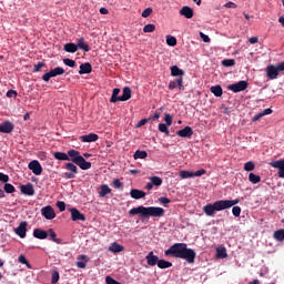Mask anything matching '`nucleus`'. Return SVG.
<instances>
[{
    "instance_id": "a18cd8bd",
    "label": "nucleus",
    "mask_w": 284,
    "mask_h": 284,
    "mask_svg": "<svg viewBox=\"0 0 284 284\" xmlns=\"http://www.w3.org/2000/svg\"><path fill=\"white\" fill-rule=\"evenodd\" d=\"M159 130L165 134V136H170V130L168 129V124L160 123L159 124Z\"/></svg>"
},
{
    "instance_id": "603ef678",
    "label": "nucleus",
    "mask_w": 284,
    "mask_h": 284,
    "mask_svg": "<svg viewBox=\"0 0 284 284\" xmlns=\"http://www.w3.org/2000/svg\"><path fill=\"white\" fill-rule=\"evenodd\" d=\"M59 278H60L59 272L54 271L51 276V283L53 284L59 283Z\"/></svg>"
},
{
    "instance_id": "c03bdc74",
    "label": "nucleus",
    "mask_w": 284,
    "mask_h": 284,
    "mask_svg": "<svg viewBox=\"0 0 284 284\" xmlns=\"http://www.w3.org/2000/svg\"><path fill=\"white\" fill-rule=\"evenodd\" d=\"M256 168V165L254 164V162L248 161L244 164V170L245 172H253V170Z\"/></svg>"
},
{
    "instance_id": "a878e982",
    "label": "nucleus",
    "mask_w": 284,
    "mask_h": 284,
    "mask_svg": "<svg viewBox=\"0 0 284 284\" xmlns=\"http://www.w3.org/2000/svg\"><path fill=\"white\" fill-rule=\"evenodd\" d=\"M75 165H79L80 170H90L92 168V162L85 161V158H81Z\"/></svg>"
},
{
    "instance_id": "4c0bfd02",
    "label": "nucleus",
    "mask_w": 284,
    "mask_h": 284,
    "mask_svg": "<svg viewBox=\"0 0 284 284\" xmlns=\"http://www.w3.org/2000/svg\"><path fill=\"white\" fill-rule=\"evenodd\" d=\"M4 192L7 194H14V192H17V189H14V185L8 183V182H4Z\"/></svg>"
},
{
    "instance_id": "680f3d73",
    "label": "nucleus",
    "mask_w": 284,
    "mask_h": 284,
    "mask_svg": "<svg viewBox=\"0 0 284 284\" xmlns=\"http://www.w3.org/2000/svg\"><path fill=\"white\" fill-rule=\"evenodd\" d=\"M164 121H165L166 125H172V115L170 113H166L164 115Z\"/></svg>"
},
{
    "instance_id": "412c9836",
    "label": "nucleus",
    "mask_w": 284,
    "mask_h": 284,
    "mask_svg": "<svg viewBox=\"0 0 284 284\" xmlns=\"http://www.w3.org/2000/svg\"><path fill=\"white\" fill-rule=\"evenodd\" d=\"M132 99V89L130 87H124L122 95H120V101H130Z\"/></svg>"
},
{
    "instance_id": "49530a36",
    "label": "nucleus",
    "mask_w": 284,
    "mask_h": 284,
    "mask_svg": "<svg viewBox=\"0 0 284 284\" xmlns=\"http://www.w3.org/2000/svg\"><path fill=\"white\" fill-rule=\"evenodd\" d=\"M18 261H19V263H21L22 265H27V267H29V270H30V267H32V266L30 265V262H28V258H26V255H20V256L18 257Z\"/></svg>"
},
{
    "instance_id": "9b49d317",
    "label": "nucleus",
    "mask_w": 284,
    "mask_h": 284,
    "mask_svg": "<svg viewBox=\"0 0 284 284\" xmlns=\"http://www.w3.org/2000/svg\"><path fill=\"white\" fill-rule=\"evenodd\" d=\"M271 168L278 170L280 179H284V160H277L270 163Z\"/></svg>"
},
{
    "instance_id": "de8ad7c7",
    "label": "nucleus",
    "mask_w": 284,
    "mask_h": 284,
    "mask_svg": "<svg viewBox=\"0 0 284 284\" xmlns=\"http://www.w3.org/2000/svg\"><path fill=\"white\" fill-rule=\"evenodd\" d=\"M166 43L171 45V48H174V45H176V39L173 36H166Z\"/></svg>"
},
{
    "instance_id": "5fc2aeb1",
    "label": "nucleus",
    "mask_w": 284,
    "mask_h": 284,
    "mask_svg": "<svg viewBox=\"0 0 284 284\" xmlns=\"http://www.w3.org/2000/svg\"><path fill=\"white\" fill-rule=\"evenodd\" d=\"M232 214H233V216H235V217L241 216V206H233V209H232Z\"/></svg>"
},
{
    "instance_id": "0eeeda50",
    "label": "nucleus",
    "mask_w": 284,
    "mask_h": 284,
    "mask_svg": "<svg viewBox=\"0 0 284 284\" xmlns=\"http://www.w3.org/2000/svg\"><path fill=\"white\" fill-rule=\"evenodd\" d=\"M247 85H248L247 81L242 80V81H239L236 83L230 84L227 87V90H231L232 92L239 93V92H243V91L247 90Z\"/></svg>"
},
{
    "instance_id": "ddd939ff",
    "label": "nucleus",
    "mask_w": 284,
    "mask_h": 284,
    "mask_svg": "<svg viewBox=\"0 0 284 284\" xmlns=\"http://www.w3.org/2000/svg\"><path fill=\"white\" fill-rule=\"evenodd\" d=\"M68 156H69L68 161H71V163H74L75 165H77L78 161L83 158V155H81V152H79L74 149L68 151Z\"/></svg>"
},
{
    "instance_id": "72a5a7b5",
    "label": "nucleus",
    "mask_w": 284,
    "mask_h": 284,
    "mask_svg": "<svg viewBox=\"0 0 284 284\" xmlns=\"http://www.w3.org/2000/svg\"><path fill=\"white\" fill-rule=\"evenodd\" d=\"M273 239H275V241H278L280 243H283V241H284V229L275 231L274 234H273Z\"/></svg>"
},
{
    "instance_id": "6e6552de",
    "label": "nucleus",
    "mask_w": 284,
    "mask_h": 284,
    "mask_svg": "<svg viewBox=\"0 0 284 284\" xmlns=\"http://www.w3.org/2000/svg\"><path fill=\"white\" fill-rule=\"evenodd\" d=\"M29 170L36 174V176H41L43 173V168L41 166V163L38 160H32L29 165Z\"/></svg>"
},
{
    "instance_id": "9d476101",
    "label": "nucleus",
    "mask_w": 284,
    "mask_h": 284,
    "mask_svg": "<svg viewBox=\"0 0 284 284\" xmlns=\"http://www.w3.org/2000/svg\"><path fill=\"white\" fill-rule=\"evenodd\" d=\"M14 131V123L10 121H4L0 124V133L2 134H11Z\"/></svg>"
},
{
    "instance_id": "338daca9",
    "label": "nucleus",
    "mask_w": 284,
    "mask_h": 284,
    "mask_svg": "<svg viewBox=\"0 0 284 284\" xmlns=\"http://www.w3.org/2000/svg\"><path fill=\"white\" fill-rule=\"evenodd\" d=\"M77 267H79L80 270H85V262H77Z\"/></svg>"
},
{
    "instance_id": "a211bd4d",
    "label": "nucleus",
    "mask_w": 284,
    "mask_h": 284,
    "mask_svg": "<svg viewBox=\"0 0 284 284\" xmlns=\"http://www.w3.org/2000/svg\"><path fill=\"white\" fill-rule=\"evenodd\" d=\"M145 260L148 265H150L151 267H154V265H159V256L154 255V252L152 251L145 256Z\"/></svg>"
},
{
    "instance_id": "cd10ccee",
    "label": "nucleus",
    "mask_w": 284,
    "mask_h": 284,
    "mask_svg": "<svg viewBox=\"0 0 284 284\" xmlns=\"http://www.w3.org/2000/svg\"><path fill=\"white\" fill-rule=\"evenodd\" d=\"M185 74V71L180 69L178 65L171 67V77H180L183 79V75Z\"/></svg>"
},
{
    "instance_id": "bf43d9fd",
    "label": "nucleus",
    "mask_w": 284,
    "mask_h": 284,
    "mask_svg": "<svg viewBox=\"0 0 284 284\" xmlns=\"http://www.w3.org/2000/svg\"><path fill=\"white\" fill-rule=\"evenodd\" d=\"M150 14H152V8H146V9L142 12L143 19H148V17H150Z\"/></svg>"
},
{
    "instance_id": "dca6fc26",
    "label": "nucleus",
    "mask_w": 284,
    "mask_h": 284,
    "mask_svg": "<svg viewBox=\"0 0 284 284\" xmlns=\"http://www.w3.org/2000/svg\"><path fill=\"white\" fill-rule=\"evenodd\" d=\"M176 134L182 139H192V134H194V131L191 129V126H185L184 129L179 130Z\"/></svg>"
},
{
    "instance_id": "20e7f679",
    "label": "nucleus",
    "mask_w": 284,
    "mask_h": 284,
    "mask_svg": "<svg viewBox=\"0 0 284 284\" xmlns=\"http://www.w3.org/2000/svg\"><path fill=\"white\" fill-rule=\"evenodd\" d=\"M278 72H284V62H281L277 65L270 64L266 67V75L271 81L278 79Z\"/></svg>"
},
{
    "instance_id": "5701e85b",
    "label": "nucleus",
    "mask_w": 284,
    "mask_h": 284,
    "mask_svg": "<svg viewBox=\"0 0 284 284\" xmlns=\"http://www.w3.org/2000/svg\"><path fill=\"white\" fill-rule=\"evenodd\" d=\"M75 45L78 47V50H83V52H90V45L85 43L84 38L78 39V42Z\"/></svg>"
},
{
    "instance_id": "774afa93",
    "label": "nucleus",
    "mask_w": 284,
    "mask_h": 284,
    "mask_svg": "<svg viewBox=\"0 0 284 284\" xmlns=\"http://www.w3.org/2000/svg\"><path fill=\"white\" fill-rule=\"evenodd\" d=\"M224 8H233L234 9V8H236V3L230 1V2L224 4Z\"/></svg>"
},
{
    "instance_id": "c85d7f7f",
    "label": "nucleus",
    "mask_w": 284,
    "mask_h": 284,
    "mask_svg": "<svg viewBox=\"0 0 284 284\" xmlns=\"http://www.w3.org/2000/svg\"><path fill=\"white\" fill-rule=\"evenodd\" d=\"M119 94H121V89H113L112 95L110 98V103H118V101H121V95L119 97Z\"/></svg>"
},
{
    "instance_id": "0e129e2a",
    "label": "nucleus",
    "mask_w": 284,
    "mask_h": 284,
    "mask_svg": "<svg viewBox=\"0 0 284 284\" xmlns=\"http://www.w3.org/2000/svg\"><path fill=\"white\" fill-rule=\"evenodd\" d=\"M200 37L204 43H210V37L203 32H200Z\"/></svg>"
},
{
    "instance_id": "e2e57ef3",
    "label": "nucleus",
    "mask_w": 284,
    "mask_h": 284,
    "mask_svg": "<svg viewBox=\"0 0 284 284\" xmlns=\"http://www.w3.org/2000/svg\"><path fill=\"white\" fill-rule=\"evenodd\" d=\"M17 94H18V93H17L16 90H9V91L7 92L8 99H16Z\"/></svg>"
},
{
    "instance_id": "2eb2a0df",
    "label": "nucleus",
    "mask_w": 284,
    "mask_h": 284,
    "mask_svg": "<svg viewBox=\"0 0 284 284\" xmlns=\"http://www.w3.org/2000/svg\"><path fill=\"white\" fill-rule=\"evenodd\" d=\"M80 141H82V143H94V142L99 141V134L89 133L87 135H81Z\"/></svg>"
},
{
    "instance_id": "e433bc0d",
    "label": "nucleus",
    "mask_w": 284,
    "mask_h": 284,
    "mask_svg": "<svg viewBox=\"0 0 284 284\" xmlns=\"http://www.w3.org/2000/svg\"><path fill=\"white\" fill-rule=\"evenodd\" d=\"M248 181L253 183V185H256V183H261V175H256L254 173L248 174Z\"/></svg>"
},
{
    "instance_id": "6ab92c4d",
    "label": "nucleus",
    "mask_w": 284,
    "mask_h": 284,
    "mask_svg": "<svg viewBox=\"0 0 284 284\" xmlns=\"http://www.w3.org/2000/svg\"><path fill=\"white\" fill-rule=\"evenodd\" d=\"M181 17H185V19H192L194 17V10L187 6L182 7L180 10Z\"/></svg>"
},
{
    "instance_id": "6e6d98bb",
    "label": "nucleus",
    "mask_w": 284,
    "mask_h": 284,
    "mask_svg": "<svg viewBox=\"0 0 284 284\" xmlns=\"http://www.w3.org/2000/svg\"><path fill=\"white\" fill-rule=\"evenodd\" d=\"M113 187H115V190H121L123 187V183H121V180H113Z\"/></svg>"
},
{
    "instance_id": "4be33fe9",
    "label": "nucleus",
    "mask_w": 284,
    "mask_h": 284,
    "mask_svg": "<svg viewBox=\"0 0 284 284\" xmlns=\"http://www.w3.org/2000/svg\"><path fill=\"white\" fill-rule=\"evenodd\" d=\"M176 87L179 90H183V78H178L176 80L169 83V90H174Z\"/></svg>"
},
{
    "instance_id": "39448f33",
    "label": "nucleus",
    "mask_w": 284,
    "mask_h": 284,
    "mask_svg": "<svg viewBox=\"0 0 284 284\" xmlns=\"http://www.w3.org/2000/svg\"><path fill=\"white\" fill-rule=\"evenodd\" d=\"M62 74H65V70L61 67H57L54 69H51L49 72L44 73L42 75V80H44V82L48 83L50 79L54 77H61Z\"/></svg>"
},
{
    "instance_id": "052dcab7",
    "label": "nucleus",
    "mask_w": 284,
    "mask_h": 284,
    "mask_svg": "<svg viewBox=\"0 0 284 284\" xmlns=\"http://www.w3.org/2000/svg\"><path fill=\"white\" fill-rule=\"evenodd\" d=\"M0 181L2 183H8V181H10V176H8L7 174L0 172Z\"/></svg>"
},
{
    "instance_id": "69168bd1",
    "label": "nucleus",
    "mask_w": 284,
    "mask_h": 284,
    "mask_svg": "<svg viewBox=\"0 0 284 284\" xmlns=\"http://www.w3.org/2000/svg\"><path fill=\"white\" fill-rule=\"evenodd\" d=\"M207 171H205L204 169L199 170L196 172H193V176H203V174H206Z\"/></svg>"
},
{
    "instance_id": "8fccbe9b",
    "label": "nucleus",
    "mask_w": 284,
    "mask_h": 284,
    "mask_svg": "<svg viewBox=\"0 0 284 284\" xmlns=\"http://www.w3.org/2000/svg\"><path fill=\"white\" fill-rule=\"evenodd\" d=\"M63 63L69 68H74V65H77V62L70 58L63 59Z\"/></svg>"
},
{
    "instance_id": "f704fd0d",
    "label": "nucleus",
    "mask_w": 284,
    "mask_h": 284,
    "mask_svg": "<svg viewBox=\"0 0 284 284\" xmlns=\"http://www.w3.org/2000/svg\"><path fill=\"white\" fill-rule=\"evenodd\" d=\"M158 267L160 270H168L169 267H172V262L165 261V260H159Z\"/></svg>"
},
{
    "instance_id": "37998d69",
    "label": "nucleus",
    "mask_w": 284,
    "mask_h": 284,
    "mask_svg": "<svg viewBox=\"0 0 284 284\" xmlns=\"http://www.w3.org/2000/svg\"><path fill=\"white\" fill-rule=\"evenodd\" d=\"M181 179H192L194 178V172L190 171H180Z\"/></svg>"
},
{
    "instance_id": "7c9ffc66",
    "label": "nucleus",
    "mask_w": 284,
    "mask_h": 284,
    "mask_svg": "<svg viewBox=\"0 0 284 284\" xmlns=\"http://www.w3.org/2000/svg\"><path fill=\"white\" fill-rule=\"evenodd\" d=\"M111 192H112V189H110V186L108 184H102L100 186L99 196H101V197L108 196V194H110Z\"/></svg>"
},
{
    "instance_id": "aec40b11",
    "label": "nucleus",
    "mask_w": 284,
    "mask_h": 284,
    "mask_svg": "<svg viewBox=\"0 0 284 284\" xmlns=\"http://www.w3.org/2000/svg\"><path fill=\"white\" fill-rule=\"evenodd\" d=\"M130 196L131 199H135L136 201H139V199H145V192L139 189H132L130 191Z\"/></svg>"
},
{
    "instance_id": "c756f323",
    "label": "nucleus",
    "mask_w": 284,
    "mask_h": 284,
    "mask_svg": "<svg viewBox=\"0 0 284 284\" xmlns=\"http://www.w3.org/2000/svg\"><path fill=\"white\" fill-rule=\"evenodd\" d=\"M63 50H64V52L74 54V52H77L79 49L75 43L69 42V43L64 44Z\"/></svg>"
},
{
    "instance_id": "b1692460",
    "label": "nucleus",
    "mask_w": 284,
    "mask_h": 284,
    "mask_svg": "<svg viewBox=\"0 0 284 284\" xmlns=\"http://www.w3.org/2000/svg\"><path fill=\"white\" fill-rule=\"evenodd\" d=\"M92 72V64L90 62L80 65L79 74H90Z\"/></svg>"
},
{
    "instance_id": "f3484780",
    "label": "nucleus",
    "mask_w": 284,
    "mask_h": 284,
    "mask_svg": "<svg viewBox=\"0 0 284 284\" xmlns=\"http://www.w3.org/2000/svg\"><path fill=\"white\" fill-rule=\"evenodd\" d=\"M72 221H85V215L79 209H70Z\"/></svg>"
},
{
    "instance_id": "58836bf2",
    "label": "nucleus",
    "mask_w": 284,
    "mask_h": 284,
    "mask_svg": "<svg viewBox=\"0 0 284 284\" xmlns=\"http://www.w3.org/2000/svg\"><path fill=\"white\" fill-rule=\"evenodd\" d=\"M216 256L217 258H227V251L225 250V247L217 248Z\"/></svg>"
},
{
    "instance_id": "a19ab883",
    "label": "nucleus",
    "mask_w": 284,
    "mask_h": 284,
    "mask_svg": "<svg viewBox=\"0 0 284 284\" xmlns=\"http://www.w3.org/2000/svg\"><path fill=\"white\" fill-rule=\"evenodd\" d=\"M222 65H224V68H232L236 65V61L234 59H225L222 61Z\"/></svg>"
},
{
    "instance_id": "09e8293b",
    "label": "nucleus",
    "mask_w": 284,
    "mask_h": 284,
    "mask_svg": "<svg viewBox=\"0 0 284 284\" xmlns=\"http://www.w3.org/2000/svg\"><path fill=\"white\" fill-rule=\"evenodd\" d=\"M154 30H156V26L154 24H146L143 28V32L145 33L154 32Z\"/></svg>"
},
{
    "instance_id": "473e14b6",
    "label": "nucleus",
    "mask_w": 284,
    "mask_h": 284,
    "mask_svg": "<svg viewBox=\"0 0 284 284\" xmlns=\"http://www.w3.org/2000/svg\"><path fill=\"white\" fill-rule=\"evenodd\" d=\"M54 159H57V161H70V156L68 155V153H63V152H55L53 153Z\"/></svg>"
},
{
    "instance_id": "f257e3e1",
    "label": "nucleus",
    "mask_w": 284,
    "mask_h": 284,
    "mask_svg": "<svg viewBox=\"0 0 284 284\" xmlns=\"http://www.w3.org/2000/svg\"><path fill=\"white\" fill-rule=\"evenodd\" d=\"M165 256H172L173 258H182L186 263L191 264L196 261V251L189 248L185 243H175L164 251Z\"/></svg>"
},
{
    "instance_id": "ea45409f",
    "label": "nucleus",
    "mask_w": 284,
    "mask_h": 284,
    "mask_svg": "<svg viewBox=\"0 0 284 284\" xmlns=\"http://www.w3.org/2000/svg\"><path fill=\"white\" fill-rule=\"evenodd\" d=\"M150 180L152 185H155V187H160V185H163V180L159 176H152Z\"/></svg>"
},
{
    "instance_id": "423d86ee",
    "label": "nucleus",
    "mask_w": 284,
    "mask_h": 284,
    "mask_svg": "<svg viewBox=\"0 0 284 284\" xmlns=\"http://www.w3.org/2000/svg\"><path fill=\"white\" fill-rule=\"evenodd\" d=\"M65 170L68 171L63 174L65 179H75L77 174H79V168L75 166L74 162H68Z\"/></svg>"
},
{
    "instance_id": "4468645a",
    "label": "nucleus",
    "mask_w": 284,
    "mask_h": 284,
    "mask_svg": "<svg viewBox=\"0 0 284 284\" xmlns=\"http://www.w3.org/2000/svg\"><path fill=\"white\" fill-rule=\"evenodd\" d=\"M20 192L26 196H34V186L32 185V183L20 185Z\"/></svg>"
},
{
    "instance_id": "2f4dec72",
    "label": "nucleus",
    "mask_w": 284,
    "mask_h": 284,
    "mask_svg": "<svg viewBox=\"0 0 284 284\" xmlns=\"http://www.w3.org/2000/svg\"><path fill=\"white\" fill-rule=\"evenodd\" d=\"M211 92L214 94V97H223V88L221 84L211 87Z\"/></svg>"
},
{
    "instance_id": "f03ea898",
    "label": "nucleus",
    "mask_w": 284,
    "mask_h": 284,
    "mask_svg": "<svg viewBox=\"0 0 284 284\" xmlns=\"http://www.w3.org/2000/svg\"><path fill=\"white\" fill-rule=\"evenodd\" d=\"M241 203V200H219L216 202L209 203L203 206V212L206 214V216H214L216 212H222V210H230V207H234V205H239Z\"/></svg>"
},
{
    "instance_id": "7ed1b4c3",
    "label": "nucleus",
    "mask_w": 284,
    "mask_h": 284,
    "mask_svg": "<svg viewBox=\"0 0 284 284\" xmlns=\"http://www.w3.org/2000/svg\"><path fill=\"white\" fill-rule=\"evenodd\" d=\"M130 216H136L140 214L142 219H150L153 216L154 219H161V216H165V210L161 206H136L129 211Z\"/></svg>"
},
{
    "instance_id": "3c124183",
    "label": "nucleus",
    "mask_w": 284,
    "mask_h": 284,
    "mask_svg": "<svg viewBox=\"0 0 284 284\" xmlns=\"http://www.w3.org/2000/svg\"><path fill=\"white\" fill-rule=\"evenodd\" d=\"M159 203H162V205H164V207H168V204L172 203V200L168 199L165 196H161V197H159Z\"/></svg>"
},
{
    "instance_id": "79ce46f5",
    "label": "nucleus",
    "mask_w": 284,
    "mask_h": 284,
    "mask_svg": "<svg viewBox=\"0 0 284 284\" xmlns=\"http://www.w3.org/2000/svg\"><path fill=\"white\" fill-rule=\"evenodd\" d=\"M133 158L136 159H148V152L138 150L135 151Z\"/></svg>"
},
{
    "instance_id": "864d4df0",
    "label": "nucleus",
    "mask_w": 284,
    "mask_h": 284,
    "mask_svg": "<svg viewBox=\"0 0 284 284\" xmlns=\"http://www.w3.org/2000/svg\"><path fill=\"white\" fill-rule=\"evenodd\" d=\"M41 68H45V62H38L34 64L33 72H40Z\"/></svg>"
},
{
    "instance_id": "13d9d810",
    "label": "nucleus",
    "mask_w": 284,
    "mask_h": 284,
    "mask_svg": "<svg viewBox=\"0 0 284 284\" xmlns=\"http://www.w3.org/2000/svg\"><path fill=\"white\" fill-rule=\"evenodd\" d=\"M105 283H106V284H121L120 282H118L116 280H114L112 276H106V277H105Z\"/></svg>"
},
{
    "instance_id": "f8f14e48",
    "label": "nucleus",
    "mask_w": 284,
    "mask_h": 284,
    "mask_svg": "<svg viewBox=\"0 0 284 284\" xmlns=\"http://www.w3.org/2000/svg\"><path fill=\"white\" fill-rule=\"evenodd\" d=\"M14 232L18 236H20V239H26L28 232V222H21L19 226L14 230Z\"/></svg>"
},
{
    "instance_id": "393cba45",
    "label": "nucleus",
    "mask_w": 284,
    "mask_h": 284,
    "mask_svg": "<svg viewBox=\"0 0 284 284\" xmlns=\"http://www.w3.org/2000/svg\"><path fill=\"white\" fill-rule=\"evenodd\" d=\"M33 236H34V239H40V241H43V240L48 239V233L44 230L36 229V230H33Z\"/></svg>"
},
{
    "instance_id": "4d7b16f0",
    "label": "nucleus",
    "mask_w": 284,
    "mask_h": 284,
    "mask_svg": "<svg viewBox=\"0 0 284 284\" xmlns=\"http://www.w3.org/2000/svg\"><path fill=\"white\" fill-rule=\"evenodd\" d=\"M57 207H58V210H60L61 212H65V202H63V201H58V202H57Z\"/></svg>"
},
{
    "instance_id": "1a4fd4ad",
    "label": "nucleus",
    "mask_w": 284,
    "mask_h": 284,
    "mask_svg": "<svg viewBox=\"0 0 284 284\" xmlns=\"http://www.w3.org/2000/svg\"><path fill=\"white\" fill-rule=\"evenodd\" d=\"M41 214L47 219V221H52V219H57V213H54V209L48 205L41 209Z\"/></svg>"
},
{
    "instance_id": "c9c22d12",
    "label": "nucleus",
    "mask_w": 284,
    "mask_h": 284,
    "mask_svg": "<svg viewBox=\"0 0 284 284\" xmlns=\"http://www.w3.org/2000/svg\"><path fill=\"white\" fill-rule=\"evenodd\" d=\"M109 250H110V252H113L114 254H116L119 252H123V246L120 245L119 243L114 242V243L111 244Z\"/></svg>"
},
{
    "instance_id": "bb28decb",
    "label": "nucleus",
    "mask_w": 284,
    "mask_h": 284,
    "mask_svg": "<svg viewBox=\"0 0 284 284\" xmlns=\"http://www.w3.org/2000/svg\"><path fill=\"white\" fill-rule=\"evenodd\" d=\"M47 233L49 234V241H53V243H57L58 245H61V243H63V240L61 239H57V233L54 232L53 229H49L47 231Z\"/></svg>"
}]
</instances>
